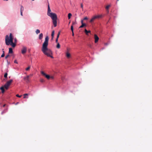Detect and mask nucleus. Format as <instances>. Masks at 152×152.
<instances>
[{
  "instance_id": "nucleus-1",
  "label": "nucleus",
  "mask_w": 152,
  "mask_h": 152,
  "mask_svg": "<svg viewBox=\"0 0 152 152\" xmlns=\"http://www.w3.org/2000/svg\"><path fill=\"white\" fill-rule=\"evenodd\" d=\"M48 40L49 37L48 36H47L45 37V41L42 44L41 50L45 55L53 58V57L52 56V52L50 49H48Z\"/></svg>"
},
{
  "instance_id": "nucleus-2",
  "label": "nucleus",
  "mask_w": 152,
  "mask_h": 152,
  "mask_svg": "<svg viewBox=\"0 0 152 152\" xmlns=\"http://www.w3.org/2000/svg\"><path fill=\"white\" fill-rule=\"evenodd\" d=\"M13 36L12 33H10L9 36L6 35L5 37V42L7 45H10L12 46L13 48H14L16 45L17 39H15V42H13Z\"/></svg>"
},
{
  "instance_id": "nucleus-3",
  "label": "nucleus",
  "mask_w": 152,
  "mask_h": 152,
  "mask_svg": "<svg viewBox=\"0 0 152 152\" xmlns=\"http://www.w3.org/2000/svg\"><path fill=\"white\" fill-rule=\"evenodd\" d=\"M51 10L50 8L49 4L48 6V9L47 12L48 15L53 20V23L55 27L57 26V17L56 14L51 12Z\"/></svg>"
},
{
  "instance_id": "nucleus-4",
  "label": "nucleus",
  "mask_w": 152,
  "mask_h": 152,
  "mask_svg": "<svg viewBox=\"0 0 152 152\" xmlns=\"http://www.w3.org/2000/svg\"><path fill=\"white\" fill-rule=\"evenodd\" d=\"M12 82L13 80L12 79H11L9 80V81H7L4 86V88L6 89L7 90L8 89L9 86L11 85V83H12Z\"/></svg>"
},
{
  "instance_id": "nucleus-5",
  "label": "nucleus",
  "mask_w": 152,
  "mask_h": 152,
  "mask_svg": "<svg viewBox=\"0 0 152 152\" xmlns=\"http://www.w3.org/2000/svg\"><path fill=\"white\" fill-rule=\"evenodd\" d=\"M102 16V15H97L94 16L90 20V23H92V22H93L95 20V19L99 18H101Z\"/></svg>"
},
{
  "instance_id": "nucleus-6",
  "label": "nucleus",
  "mask_w": 152,
  "mask_h": 152,
  "mask_svg": "<svg viewBox=\"0 0 152 152\" xmlns=\"http://www.w3.org/2000/svg\"><path fill=\"white\" fill-rule=\"evenodd\" d=\"M41 73L42 75L45 77L48 80H49L50 78V76L46 74L43 71H41Z\"/></svg>"
},
{
  "instance_id": "nucleus-7",
  "label": "nucleus",
  "mask_w": 152,
  "mask_h": 152,
  "mask_svg": "<svg viewBox=\"0 0 152 152\" xmlns=\"http://www.w3.org/2000/svg\"><path fill=\"white\" fill-rule=\"evenodd\" d=\"M29 76L27 75L26 77H24V80L26 81L27 83H28L30 82V81L29 79Z\"/></svg>"
},
{
  "instance_id": "nucleus-8",
  "label": "nucleus",
  "mask_w": 152,
  "mask_h": 152,
  "mask_svg": "<svg viewBox=\"0 0 152 152\" xmlns=\"http://www.w3.org/2000/svg\"><path fill=\"white\" fill-rule=\"evenodd\" d=\"M94 38L95 39V43H96L98 42L99 40V37H98L97 35L95 34L94 35Z\"/></svg>"
},
{
  "instance_id": "nucleus-9",
  "label": "nucleus",
  "mask_w": 152,
  "mask_h": 152,
  "mask_svg": "<svg viewBox=\"0 0 152 152\" xmlns=\"http://www.w3.org/2000/svg\"><path fill=\"white\" fill-rule=\"evenodd\" d=\"M27 48L25 47H23V49L21 50V53L23 54H24L25 53L26 51Z\"/></svg>"
},
{
  "instance_id": "nucleus-10",
  "label": "nucleus",
  "mask_w": 152,
  "mask_h": 152,
  "mask_svg": "<svg viewBox=\"0 0 152 152\" xmlns=\"http://www.w3.org/2000/svg\"><path fill=\"white\" fill-rule=\"evenodd\" d=\"M66 56L68 58H70L71 57L70 54L68 52H67L66 53Z\"/></svg>"
},
{
  "instance_id": "nucleus-11",
  "label": "nucleus",
  "mask_w": 152,
  "mask_h": 152,
  "mask_svg": "<svg viewBox=\"0 0 152 152\" xmlns=\"http://www.w3.org/2000/svg\"><path fill=\"white\" fill-rule=\"evenodd\" d=\"M4 86H2L0 88V89L1 91V92L2 93H4L5 92V90L4 89Z\"/></svg>"
},
{
  "instance_id": "nucleus-12",
  "label": "nucleus",
  "mask_w": 152,
  "mask_h": 152,
  "mask_svg": "<svg viewBox=\"0 0 152 152\" xmlns=\"http://www.w3.org/2000/svg\"><path fill=\"white\" fill-rule=\"evenodd\" d=\"M110 7V5H108L106 7H105V9H106L107 11V12H109V7Z\"/></svg>"
},
{
  "instance_id": "nucleus-13",
  "label": "nucleus",
  "mask_w": 152,
  "mask_h": 152,
  "mask_svg": "<svg viewBox=\"0 0 152 152\" xmlns=\"http://www.w3.org/2000/svg\"><path fill=\"white\" fill-rule=\"evenodd\" d=\"M84 32L87 35H88V33H91V31H88L86 29H85Z\"/></svg>"
},
{
  "instance_id": "nucleus-14",
  "label": "nucleus",
  "mask_w": 152,
  "mask_h": 152,
  "mask_svg": "<svg viewBox=\"0 0 152 152\" xmlns=\"http://www.w3.org/2000/svg\"><path fill=\"white\" fill-rule=\"evenodd\" d=\"M43 37V34L42 33H41L39 35V39H41Z\"/></svg>"
},
{
  "instance_id": "nucleus-15",
  "label": "nucleus",
  "mask_w": 152,
  "mask_h": 152,
  "mask_svg": "<svg viewBox=\"0 0 152 152\" xmlns=\"http://www.w3.org/2000/svg\"><path fill=\"white\" fill-rule=\"evenodd\" d=\"M13 53L12 49V48H9V53Z\"/></svg>"
},
{
  "instance_id": "nucleus-16",
  "label": "nucleus",
  "mask_w": 152,
  "mask_h": 152,
  "mask_svg": "<svg viewBox=\"0 0 152 152\" xmlns=\"http://www.w3.org/2000/svg\"><path fill=\"white\" fill-rule=\"evenodd\" d=\"M86 24H83L82 25L80 26L79 28H83L84 26H86Z\"/></svg>"
},
{
  "instance_id": "nucleus-17",
  "label": "nucleus",
  "mask_w": 152,
  "mask_h": 152,
  "mask_svg": "<svg viewBox=\"0 0 152 152\" xmlns=\"http://www.w3.org/2000/svg\"><path fill=\"white\" fill-rule=\"evenodd\" d=\"M20 11H22V12H23L24 10V7H23L22 5H20Z\"/></svg>"
},
{
  "instance_id": "nucleus-18",
  "label": "nucleus",
  "mask_w": 152,
  "mask_h": 152,
  "mask_svg": "<svg viewBox=\"0 0 152 152\" xmlns=\"http://www.w3.org/2000/svg\"><path fill=\"white\" fill-rule=\"evenodd\" d=\"M56 47L58 49H59L60 48V45L59 43H57V45H56Z\"/></svg>"
},
{
  "instance_id": "nucleus-19",
  "label": "nucleus",
  "mask_w": 152,
  "mask_h": 152,
  "mask_svg": "<svg viewBox=\"0 0 152 152\" xmlns=\"http://www.w3.org/2000/svg\"><path fill=\"white\" fill-rule=\"evenodd\" d=\"M72 15L71 13H69L68 14V18L69 19H70L71 18V16Z\"/></svg>"
},
{
  "instance_id": "nucleus-20",
  "label": "nucleus",
  "mask_w": 152,
  "mask_h": 152,
  "mask_svg": "<svg viewBox=\"0 0 152 152\" xmlns=\"http://www.w3.org/2000/svg\"><path fill=\"white\" fill-rule=\"evenodd\" d=\"M40 32V31L39 29H37L36 31V34H38Z\"/></svg>"
},
{
  "instance_id": "nucleus-21",
  "label": "nucleus",
  "mask_w": 152,
  "mask_h": 152,
  "mask_svg": "<svg viewBox=\"0 0 152 152\" xmlns=\"http://www.w3.org/2000/svg\"><path fill=\"white\" fill-rule=\"evenodd\" d=\"M55 31L54 30L52 32L51 34V36L52 37H54V35Z\"/></svg>"
},
{
  "instance_id": "nucleus-22",
  "label": "nucleus",
  "mask_w": 152,
  "mask_h": 152,
  "mask_svg": "<svg viewBox=\"0 0 152 152\" xmlns=\"http://www.w3.org/2000/svg\"><path fill=\"white\" fill-rule=\"evenodd\" d=\"M7 72L4 75V77L5 78H7Z\"/></svg>"
},
{
  "instance_id": "nucleus-23",
  "label": "nucleus",
  "mask_w": 152,
  "mask_h": 152,
  "mask_svg": "<svg viewBox=\"0 0 152 152\" xmlns=\"http://www.w3.org/2000/svg\"><path fill=\"white\" fill-rule=\"evenodd\" d=\"M30 66H28V67H27L26 68V71H28L30 69Z\"/></svg>"
},
{
  "instance_id": "nucleus-24",
  "label": "nucleus",
  "mask_w": 152,
  "mask_h": 152,
  "mask_svg": "<svg viewBox=\"0 0 152 152\" xmlns=\"http://www.w3.org/2000/svg\"><path fill=\"white\" fill-rule=\"evenodd\" d=\"M40 81L42 83H43L45 82V80L43 79H41L40 80Z\"/></svg>"
},
{
  "instance_id": "nucleus-25",
  "label": "nucleus",
  "mask_w": 152,
  "mask_h": 152,
  "mask_svg": "<svg viewBox=\"0 0 152 152\" xmlns=\"http://www.w3.org/2000/svg\"><path fill=\"white\" fill-rule=\"evenodd\" d=\"M71 29L72 32H73V27L72 25L71 26Z\"/></svg>"
},
{
  "instance_id": "nucleus-26",
  "label": "nucleus",
  "mask_w": 152,
  "mask_h": 152,
  "mask_svg": "<svg viewBox=\"0 0 152 152\" xmlns=\"http://www.w3.org/2000/svg\"><path fill=\"white\" fill-rule=\"evenodd\" d=\"M77 23V22L76 21L75 22H73L72 23V25L73 26V25L76 24Z\"/></svg>"
},
{
  "instance_id": "nucleus-27",
  "label": "nucleus",
  "mask_w": 152,
  "mask_h": 152,
  "mask_svg": "<svg viewBox=\"0 0 152 152\" xmlns=\"http://www.w3.org/2000/svg\"><path fill=\"white\" fill-rule=\"evenodd\" d=\"M81 7L82 8V10H83V5L82 4H81Z\"/></svg>"
},
{
  "instance_id": "nucleus-28",
  "label": "nucleus",
  "mask_w": 152,
  "mask_h": 152,
  "mask_svg": "<svg viewBox=\"0 0 152 152\" xmlns=\"http://www.w3.org/2000/svg\"><path fill=\"white\" fill-rule=\"evenodd\" d=\"M16 96L17 97H18L20 98V97H21V96H21V95L20 96V95H19L18 94H17V95H16Z\"/></svg>"
},
{
  "instance_id": "nucleus-29",
  "label": "nucleus",
  "mask_w": 152,
  "mask_h": 152,
  "mask_svg": "<svg viewBox=\"0 0 152 152\" xmlns=\"http://www.w3.org/2000/svg\"><path fill=\"white\" fill-rule=\"evenodd\" d=\"M88 19V18L87 17H85L83 19L84 20H87Z\"/></svg>"
},
{
  "instance_id": "nucleus-30",
  "label": "nucleus",
  "mask_w": 152,
  "mask_h": 152,
  "mask_svg": "<svg viewBox=\"0 0 152 152\" xmlns=\"http://www.w3.org/2000/svg\"><path fill=\"white\" fill-rule=\"evenodd\" d=\"M10 56V55H9L8 54L5 57V58L6 59H7L8 57L9 56Z\"/></svg>"
},
{
  "instance_id": "nucleus-31",
  "label": "nucleus",
  "mask_w": 152,
  "mask_h": 152,
  "mask_svg": "<svg viewBox=\"0 0 152 152\" xmlns=\"http://www.w3.org/2000/svg\"><path fill=\"white\" fill-rule=\"evenodd\" d=\"M58 38H57L56 39V42L57 43H58Z\"/></svg>"
},
{
  "instance_id": "nucleus-32",
  "label": "nucleus",
  "mask_w": 152,
  "mask_h": 152,
  "mask_svg": "<svg viewBox=\"0 0 152 152\" xmlns=\"http://www.w3.org/2000/svg\"><path fill=\"white\" fill-rule=\"evenodd\" d=\"M50 78H51L52 79H53L54 78V77L53 76H50Z\"/></svg>"
},
{
  "instance_id": "nucleus-33",
  "label": "nucleus",
  "mask_w": 152,
  "mask_h": 152,
  "mask_svg": "<svg viewBox=\"0 0 152 152\" xmlns=\"http://www.w3.org/2000/svg\"><path fill=\"white\" fill-rule=\"evenodd\" d=\"M4 56V53H2V55H1V57H3Z\"/></svg>"
},
{
  "instance_id": "nucleus-34",
  "label": "nucleus",
  "mask_w": 152,
  "mask_h": 152,
  "mask_svg": "<svg viewBox=\"0 0 152 152\" xmlns=\"http://www.w3.org/2000/svg\"><path fill=\"white\" fill-rule=\"evenodd\" d=\"M83 20H81V23H82V24H85L84 23H83Z\"/></svg>"
},
{
  "instance_id": "nucleus-35",
  "label": "nucleus",
  "mask_w": 152,
  "mask_h": 152,
  "mask_svg": "<svg viewBox=\"0 0 152 152\" xmlns=\"http://www.w3.org/2000/svg\"><path fill=\"white\" fill-rule=\"evenodd\" d=\"M14 62L15 63H16V64H17L18 63V62H17L16 60H15L14 61Z\"/></svg>"
},
{
  "instance_id": "nucleus-36",
  "label": "nucleus",
  "mask_w": 152,
  "mask_h": 152,
  "mask_svg": "<svg viewBox=\"0 0 152 152\" xmlns=\"http://www.w3.org/2000/svg\"><path fill=\"white\" fill-rule=\"evenodd\" d=\"M23 12L20 11V15H21L22 16H23Z\"/></svg>"
},
{
  "instance_id": "nucleus-37",
  "label": "nucleus",
  "mask_w": 152,
  "mask_h": 152,
  "mask_svg": "<svg viewBox=\"0 0 152 152\" xmlns=\"http://www.w3.org/2000/svg\"><path fill=\"white\" fill-rule=\"evenodd\" d=\"M28 94H24L23 95H24V96H28Z\"/></svg>"
},
{
  "instance_id": "nucleus-38",
  "label": "nucleus",
  "mask_w": 152,
  "mask_h": 152,
  "mask_svg": "<svg viewBox=\"0 0 152 152\" xmlns=\"http://www.w3.org/2000/svg\"><path fill=\"white\" fill-rule=\"evenodd\" d=\"M23 98H28V97H26V96H24Z\"/></svg>"
},
{
  "instance_id": "nucleus-39",
  "label": "nucleus",
  "mask_w": 152,
  "mask_h": 152,
  "mask_svg": "<svg viewBox=\"0 0 152 152\" xmlns=\"http://www.w3.org/2000/svg\"><path fill=\"white\" fill-rule=\"evenodd\" d=\"M59 35L58 34L57 36V38H58L59 37Z\"/></svg>"
},
{
  "instance_id": "nucleus-40",
  "label": "nucleus",
  "mask_w": 152,
  "mask_h": 152,
  "mask_svg": "<svg viewBox=\"0 0 152 152\" xmlns=\"http://www.w3.org/2000/svg\"><path fill=\"white\" fill-rule=\"evenodd\" d=\"M2 50L3 51V53H4V49H2Z\"/></svg>"
},
{
  "instance_id": "nucleus-41",
  "label": "nucleus",
  "mask_w": 152,
  "mask_h": 152,
  "mask_svg": "<svg viewBox=\"0 0 152 152\" xmlns=\"http://www.w3.org/2000/svg\"><path fill=\"white\" fill-rule=\"evenodd\" d=\"M72 32V36H74V32Z\"/></svg>"
},
{
  "instance_id": "nucleus-42",
  "label": "nucleus",
  "mask_w": 152,
  "mask_h": 152,
  "mask_svg": "<svg viewBox=\"0 0 152 152\" xmlns=\"http://www.w3.org/2000/svg\"><path fill=\"white\" fill-rule=\"evenodd\" d=\"M60 31H59V32L58 33V35H60Z\"/></svg>"
},
{
  "instance_id": "nucleus-43",
  "label": "nucleus",
  "mask_w": 152,
  "mask_h": 152,
  "mask_svg": "<svg viewBox=\"0 0 152 152\" xmlns=\"http://www.w3.org/2000/svg\"><path fill=\"white\" fill-rule=\"evenodd\" d=\"M29 76V77L30 76H32V74H30Z\"/></svg>"
},
{
  "instance_id": "nucleus-44",
  "label": "nucleus",
  "mask_w": 152,
  "mask_h": 152,
  "mask_svg": "<svg viewBox=\"0 0 152 152\" xmlns=\"http://www.w3.org/2000/svg\"><path fill=\"white\" fill-rule=\"evenodd\" d=\"M53 37H52V38H51L52 40H53Z\"/></svg>"
},
{
  "instance_id": "nucleus-45",
  "label": "nucleus",
  "mask_w": 152,
  "mask_h": 152,
  "mask_svg": "<svg viewBox=\"0 0 152 152\" xmlns=\"http://www.w3.org/2000/svg\"><path fill=\"white\" fill-rule=\"evenodd\" d=\"M61 79H62V80H63V78L62 77H61Z\"/></svg>"
},
{
  "instance_id": "nucleus-46",
  "label": "nucleus",
  "mask_w": 152,
  "mask_h": 152,
  "mask_svg": "<svg viewBox=\"0 0 152 152\" xmlns=\"http://www.w3.org/2000/svg\"><path fill=\"white\" fill-rule=\"evenodd\" d=\"M4 1H8V0H3Z\"/></svg>"
},
{
  "instance_id": "nucleus-47",
  "label": "nucleus",
  "mask_w": 152,
  "mask_h": 152,
  "mask_svg": "<svg viewBox=\"0 0 152 152\" xmlns=\"http://www.w3.org/2000/svg\"><path fill=\"white\" fill-rule=\"evenodd\" d=\"M5 106V105H4L3 107H4V106Z\"/></svg>"
},
{
  "instance_id": "nucleus-48",
  "label": "nucleus",
  "mask_w": 152,
  "mask_h": 152,
  "mask_svg": "<svg viewBox=\"0 0 152 152\" xmlns=\"http://www.w3.org/2000/svg\"><path fill=\"white\" fill-rule=\"evenodd\" d=\"M32 1H34V0H32Z\"/></svg>"
},
{
  "instance_id": "nucleus-49",
  "label": "nucleus",
  "mask_w": 152,
  "mask_h": 152,
  "mask_svg": "<svg viewBox=\"0 0 152 152\" xmlns=\"http://www.w3.org/2000/svg\"><path fill=\"white\" fill-rule=\"evenodd\" d=\"M117 1H118L119 0H117Z\"/></svg>"
}]
</instances>
